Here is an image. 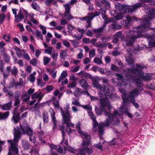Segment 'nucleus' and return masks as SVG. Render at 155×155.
Returning <instances> with one entry per match:
<instances>
[{
    "instance_id": "59",
    "label": "nucleus",
    "mask_w": 155,
    "mask_h": 155,
    "mask_svg": "<svg viewBox=\"0 0 155 155\" xmlns=\"http://www.w3.org/2000/svg\"><path fill=\"white\" fill-rule=\"evenodd\" d=\"M89 57L92 58L95 55V50L94 49L91 50L89 52Z\"/></svg>"
},
{
    "instance_id": "56",
    "label": "nucleus",
    "mask_w": 155,
    "mask_h": 155,
    "mask_svg": "<svg viewBox=\"0 0 155 155\" xmlns=\"http://www.w3.org/2000/svg\"><path fill=\"white\" fill-rule=\"evenodd\" d=\"M100 13L99 12H94V13L93 14V13H91L89 14V15H90V18H93V19L96 16H98L99 15Z\"/></svg>"
},
{
    "instance_id": "46",
    "label": "nucleus",
    "mask_w": 155,
    "mask_h": 155,
    "mask_svg": "<svg viewBox=\"0 0 155 155\" xmlns=\"http://www.w3.org/2000/svg\"><path fill=\"white\" fill-rule=\"evenodd\" d=\"M94 62L99 65L103 63L101 59L98 58H95L94 60Z\"/></svg>"
},
{
    "instance_id": "40",
    "label": "nucleus",
    "mask_w": 155,
    "mask_h": 155,
    "mask_svg": "<svg viewBox=\"0 0 155 155\" xmlns=\"http://www.w3.org/2000/svg\"><path fill=\"white\" fill-rule=\"evenodd\" d=\"M3 39L7 42H10L11 39L10 35L9 34L4 35L3 37Z\"/></svg>"
},
{
    "instance_id": "4",
    "label": "nucleus",
    "mask_w": 155,
    "mask_h": 155,
    "mask_svg": "<svg viewBox=\"0 0 155 155\" xmlns=\"http://www.w3.org/2000/svg\"><path fill=\"white\" fill-rule=\"evenodd\" d=\"M64 109L66 110L65 111H63L62 108H60L61 114L63 117L62 123L66 124V128L65 130L68 133L69 135H70L72 132L75 131L74 130H71L70 127H74L75 125L70 122L72 117L70 115L68 112L70 109V104H67L64 107Z\"/></svg>"
},
{
    "instance_id": "50",
    "label": "nucleus",
    "mask_w": 155,
    "mask_h": 155,
    "mask_svg": "<svg viewBox=\"0 0 155 155\" xmlns=\"http://www.w3.org/2000/svg\"><path fill=\"white\" fill-rule=\"evenodd\" d=\"M105 26H105V24H103L101 27L97 29L98 30V31L99 34L100 35L99 37H100L101 35V33L103 32L104 31V28L105 27Z\"/></svg>"
},
{
    "instance_id": "38",
    "label": "nucleus",
    "mask_w": 155,
    "mask_h": 155,
    "mask_svg": "<svg viewBox=\"0 0 155 155\" xmlns=\"http://www.w3.org/2000/svg\"><path fill=\"white\" fill-rule=\"evenodd\" d=\"M72 104L77 106L81 107V106L79 100L76 98H73V101L72 102Z\"/></svg>"
},
{
    "instance_id": "47",
    "label": "nucleus",
    "mask_w": 155,
    "mask_h": 155,
    "mask_svg": "<svg viewBox=\"0 0 155 155\" xmlns=\"http://www.w3.org/2000/svg\"><path fill=\"white\" fill-rule=\"evenodd\" d=\"M50 58L44 56L43 57V64L45 65H47L49 62Z\"/></svg>"
},
{
    "instance_id": "19",
    "label": "nucleus",
    "mask_w": 155,
    "mask_h": 155,
    "mask_svg": "<svg viewBox=\"0 0 155 155\" xmlns=\"http://www.w3.org/2000/svg\"><path fill=\"white\" fill-rule=\"evenodd\" d=\"M43 96L41 94V93L36 92L34 93L31 96L32 99H38V101H40L42 98Z\"/></svg>"
},
{
    "instance_id": "43",
    "label": "nucleus",
    "mask_w": 155,
    "mask_h": 155,
    "mask_svg": "<svg viewBox=\"0 0 155 155\" xmlns=\"http://www.w3.org/2000/svg\"><path fill=\"white\" fill-rule=\"evenodd\" d=\"M114 37H118V38H120L121 40H122L124 38V36L122 34V32L121 31H119L117 32L114 35Z\"/></svg>"
},
{
    "instance_id": "37",
    "label": "nucleus",
    "mask_w": 155,
    "mask_h": 155,
    "mask_svg": "<svg viewBox=\"0 0 155 155\" xmlns=\"http://www.w3.org/2000/svg\"><path fill=\"white\" fill-rule=\"evenodd\" d=\"M43 121L44 123H47L48 121V114L46 112L43 113Z\"/></svg>"
},
{
    "instance_id": "33",
    "label": "nucleus",
    "mask_w": 155,
    "mask_h": 155,
    "mask_svg": "<svg viewBox=\"0 0 155 155\" xmlns=\"http://www.w3.org/2000/svg\"><path fill=\"white\" fill-rule=\"evenodd\" d=\"M31 6L33 9L37 11H38L40 10V7L36 2L32 3L31 4Z\"/></svg>"
},
{
    "instance_id": "60",
    "label": "nucleus",
    "mask_w": 155,
    "mask_h": 155,
    "mask_svg": "<svg viewBox=\"0 0 155 155\" xmlns=\"http://www.w3.org/2000/svg\"><path fill=\"white\" fill-rule=\"evenodd\" d=\"M18 72V70L17 68L15 66H14L13 68L11 70L12 74L14 75H16Z\"/></svg>"
},
{
    "instance_id": "41",
    "label": "nucleus",
    "mask_w": 155,
    "mask_h": 155,
    "mask_svg": "<svg viewBox=\"0 0 155 155\" xmlns=\"http://www.w3.org/2000/svg\"><path fill=\"white\" fill-rule=\"evenodd\" d=\"M102 18L104 21V24H105V26H106V25L107 24L111 22H113L114 20V19H113L112 18H108L107 17V15Z\"/></svg>"
},
{
    "instance_id": "57",
    "label": "nucleus",
    "mask_w": 155,
    "mask_h": 155,
    "mask_svg": "<svg viewBox=\"0 0 155 155\" xmlns=\"http://www.w3.org/2000/svg\"><path fill=\"white\" fill-rule=\"evenodd\" d=\"M40 29L42 30V33L43 35H45L47 33L46 28L42 25H39Z\"/></svg>"
},
{
    "instance_id": "55",
    "label": "nucleus",
    "mask_w": 155,
    "mask_h": 155,
    "mask_svg": "<svg viewBox=\"0 0 155 155\" xmlns=\"http://www.w3.org/2000/svg\"><path fill=\"white\" fill-rule=\"evenodd\" d=\"M100 14L102 15V18H104L106 16V10H104L103 8H101L99 10Z\"/></svg>"
},
{
    "instance_id": "11",
    "label": "nucleus",
    "mask_w": 155,
    "mask_h": 155,
    "mask_svg": "<svg viewBox=\"0 0 155 155\" xmlns=\"http://www.w3.org/2000/svg\"><path fill=\"white\" fill-rule=\"evenodd\" d=\"M126 20H124L121 22V23L126 27L130 26L131 24V22L133 21H138L137 18L135 17H130L129 15L126 16Z\"/></svg>"
},
{
    "instance_id": "14",
    "label": "nucleus",
    "mask_w": 155,
    "mask_h": 155,
    "mask_svg": "<svg viewBox=\"0 0 155 155\" xmlns=\"http://www.w3.org/2000/svg\"><path fill=\"white\" fill-rule=\"evenodd\" d=\"M92 81V86L100 90L101 85L99 83V81H100V78L98 77H92L91 78Z\"/></svg>"
},
{
    "instance_id": "32",
    "label": "nucleus",
    "mask_w": 155,
    "mask_h": 155,
    "mask_svg": "<svg viewBox=\"0 0 155 155\" xmlns=\"http://www.w3.org/2000/svg\"><path fill=\"white\" fill-rule=\"evenodd\" d=\"M79 82L82 88H86L87 87L88 85V83L84 79L81 80Z\"/></svg>"
},
{
    "instance_id": "23",
    "label": "nucleus",
    "mask_w": 155,
    "mask_h": 155,
    "mask_svg": "<svg viewBox=\"0 0 155 155\" xmlns=\"http://www.w3.org/2000/svg\"><path fill=\"white\" fill-rule=\"evenodd\" d=\"M77 30L79 32L81 33V34L79 35H74V36L76 39L79 40L82 38L83 34L85 32V31L83 29H82L78 28Z\"/></svg>"
},
{
    "instance_id": "16",
    "label": "nucleus",
    "mask_w": 155,
    "mask_h": 155,
    "mask_svg": "<svg viewBox=\"0 0 155 155\" xmlns=\"http://www.w3.org/2000/svg\"><path fill=\"white\" fill-rule=\"evenodd\" d=\"M24 11L27 15H28V13L27 11L25 10L20 8L19 12L18 15H15V21L18 22H19L20 21L22 20L24 18L23 15L22 14V11Z\"/></svg>"
},
{
    "instance_id": "18",
    "label": "nucleus",
    "mask_w": 155,
    "mask_h": 155,
    "mask_svg": "<svg viewBox=\"0 0 155 155\" xmlns=\"http://www.w3.org/2000/svg\"><path fill=\"white\" fill-rule=\"evenodd\" d=\"M110 87H111L110 84H107V86L105 85H104L102 86H101L100 90L104 92L108 93L110 92Z\"/></svg>"
},
{
    "instance_id": "35",
    "label": "nucleus",
    "mask_w": 155,
    "mask_h": 155,
    "mask_svg": "<svg viewBox=\"0 0 155 155\" xmlns=\"http://www.w3.org/2000/svg\"><path fill=\"white\" fill-rule=\"evenodd\" d=\"M77 74L83 78L88 77L90 75V74L88 73L84 72L82 71H81L79 73H77Z\"/></svg>"
},
{
    "instance_id": "39",
    "label": "nucleus",
    "mask_w": 155,
    "mask_h": 155,
    "mask_svg": "<svg viewBox=\"0 0 155 155\" xmlns=\"http://www.w3.org/2000/svg\"><path fill=\"white\" fill-rule=\"evenodd\" d=\"M81 107L87 110L88 113L89 111H92V108L89 104H86L85 105H81Z\"/></svg>"
},
{
    "instance_id": "20",
    "label": "nucleus",
    "mask_w": 155,
    "mask_h": 155,
    "mask_svg": "<svg viewBox=\"0 0 155 155\" xmlns=\"http://www.w3.org/2000/svg\"><path fill=\"white\" fill-rule=\"evenodd\" d=\"M149 45L150 47H155V36H149L147 38Z\"/></svg>"
},
{
    "instance_id": "3",
    "label": "nucleus",
    "mask_w": 155,
    "mask_h": 155,
    "mask_svg": "<svg viewBox=\"0 0 155 155\" xmlns=\"http://www.w3.org/2000/svg\"><path fill=\"white\" fill-rule=\"evenodd\" d=\"M135 66L137 68L134 69L127 68L126 69L127 72L125 74L126 76H128V73L133 74L130 80H126L127 84L130 82H132V83H135L137 84H141L142 82L141 79L148 81L151 79L152 77L151 74L146 73L144 74V72L142 71V70L145 67L144 66H141L138 64H136Z\"/></svg>"
},
{
    "instance_id": "13",
    "label": "nucleus",
    "mask_w": 155,
    "mask_h": 155,
    "mask_svg": "<svg viewBox=\"0 0 155 155\" xmlns=\"http://www.w3.org/2000/svg\"><path fill=\"white\" fill-rule=\"evenodd\" d=\"M49 111L52 120L54 124L53 129L54 130L57 126V121L55 117V113L53 109L52 108H50Z\"/></svg>"
},
{
    "instance_id": "17",
    "label": "nucleus",
    "mask_w": 155,
    "mask_h": 155,
    "mask_svg": "<svg viewBox=\"0 0 155 155\" xmlns=\"http://www.w3.org/2000/svg\"><path fill=\"white\" fill-rule=\"evenodd\" d=\"M125 57L126 61L128 63L130 66H131V65L134 63V59L133 58L132 54L130 52H127Z\"/></svg>"
},
{
    "instance_id": "9",
    "label": "nucleus",
    "mask_w": 155,
    "mask_h": 155,
    "mask_svg": "<svg viewBox=\"0 0 155 155\" xmlns=\"http://www.w3.org/2000/svg\"><path fill=\"white\" fill-rule=\"evenodd\" d=\"M127 68H126V70L125 71V72H124V74L127 77V78L125 79H124L123 76L122 74L117 73L115 74L118 77L117 79L118 81H119L120 80H123V81L121 82V84L122 85H126L127 84H129L131 82H130L128 83V84H127V82L126 81V80H130V77H132L133 75L132 74L129 73H128V74H129L128 76H127L125 75V74L127 72L126 70Z\"/></svg>"
},
{
    "instance_id": "30",
    "label": "nucleus",
    "mask_w": 155,
    "mask_h": 155,
    "mask_svg": "<svg viewBox=\"0 0 155 155\" xmlns=\"http://www.w3.org/2000/svg\"><path fill=\"white\" fill-rule=\"evenodd\" d=\"M37 85L41 87H42L46 84V83L44 82L41 78H38L37 79Z\"/></svg>"
},
{
    "instance_id": "61",
    "label": "nucleus",
    "mask_w": 155,
    "mask_h": 155,
    "mask_svg": "<svg viewBox=\"0 0 155 155\" xmlns=\"http://www.w3.org/2000/svg\"><path fill=\"white\" fill-rule=\"evenodd\" d=\"M103 0L101 1H97L96 2V5L99 8L102 7L103 6Z\"/></svg>"
},
{
    "instance_id": "44",
    "label": "nucleus",
    "mask_w": 155,
    "mask_h": 155,
    "mask_svg": "<svg viewBox=\"0 0 155 155\" xmlns=\"http://www.w3.org/2000/svg\"><path fill=\"white\" fill-rule=\"evenodd\" d=\"M71 5H69L68 3L65 4L64 5V6L65 9V11L64 13L70 12V10L71 9Z\"/></svg>"
},
{
    "instance_id": "1",
    "label": "nucleus",
    "mask_w": 155,
    "mask_h": 155,
    "mask_svg": "<svg viewBox=\"0 0 155 155\" xmlns=\"http://www.w3.org/2000/svg\"><path fill=\"white\" fill-rule=\"evenodd\" d=\"M142 7L144 8L145 12L147 13L146 17L144 19L139 20L140 22H143L140 26L136 28L134 27L132 30H128L126 31L125 43L127 45L132 46L136 39L143 36V32L151 28V24L150 20L155 17V10L153 8H151L150 5L145 4L143 2L137 3L132 6L121 5L117 2L115 3L116 8L124 13L127 12H133L135 10Z\"/></svg>"
},
{
    "instance_id": "31",
    "label": "nucleus",
    "mask_w": 155,
    "mask_h": 155,
    "mask_svg": "<svg viewBox=\"0 0 155 155\" xmlns=\"http://www.w3.org/2000/svg\"><path fill=\"white\" fill-rule=\"evenodd\" d=\"M111 27L113 30H119L121 28L122 26L119 24L116 23L112 24Z\"/></svg>"
},
{
    "instance_id": "15",
    "label": "nucleus",
    "mask_w": 155,
    "mask_h": 155,
    "mask_svg": "<svg viewBox=\"0 0 155 155\" xmlns=\"http://www.w3.org/2000/svg\"><path fill=\"white\" fill-rule=\"evenodd\" d=\"M127 106H125V105L124 106V104H123L122 105V106H121L120 107V110L119 111H116L117 112H119L120 111L122 112V114H121L120 115H118V114L116 115H115V116H114L115 117H116V118H117L118 119V118L117 116H120L121 115H122L123 114V111H124V112L125 113H126L129 117L132 118V117H133V116L130 113L128 112L126 110H127Z\"/></svg>"
},
{
    "instance_id": "36",
    "label": "nucleus",
    "mask_w": 155,
    "mask_h": 155,
    "mask_svg": "<svg viewBox=\"0 0 155 155\" xmlns=\"http://www.w3.org/2000/svg\"><path fill=\"white\" fill-rule=\"evenodd\" d=\"M123 15L122 13H118L114 17L113 19L114 20L115 19V20L117 21L123 19Z\"/></svg>"
},
{
    "instance_id": "7",
    "label": "nucleus",
    "mask_w": 155,
    "mask_h": 155,
    "mask_svg": "<svg viewBox=\"0 0 155 155\" xmlns=\"http://www.w3.org/2000/svg\"><path fill=\"white\" fill-rule=\"evenodd\" d=\"M15 129L17 131H18L20 134L21 138V135L27 134L29 136V140L33 143H35L36 142L35 137L33 135V130H32L30 127L27 126H23L21 125L20 126V128L18 127H14L13 131V133H14V130Z\"/></svg>"
},
{
    "instance_id": "52",
    "label": "nucleus",
    "mask_w": 155,
    "mask_h": 155,
    "mask_svg": "<svg viewBox=\"0 0 155 155\" xmlns=\"http://www.w3.org/2000/svg\"><path fill=\"white\" fill-rule=\"evenodd\" d=\"M5 17V14L2 13L0 14V24L3 23Z\"/></svg>"
},
{
    "instance_id": "6",
    "label": "nucleus",
    "mask_w": 155,
    "mask_h": 155,
    "mask_svg": "<svg viewBox=\"0 0 155 155\" xmlns=\"http://www.w3.org/2000/svg\"><path fill=\"white\" fill-rule=\"evenodd\" d=\"M139 92L136 89L128 93L127 92L122 93L121 96L123 101L124 105L127 106L128 104L129 101L130 100V102L137 109L139 107V105L136 102L134 97L135 96L139 95Z\"/></svg>"
},
{
    "instance_id": "42",
    "label": "nucleus",
    "mask_w": 155,
    "mask_h": 155,
    "mask_svg": "<svg viewBox=\"0 0 155 155\" xmlns=\"http://www.w3.org/2000/svg\"><path fill=\"white\" fill-rule=\"evenodd\" d=\"M20 115H13L12 118V120H13L14 122L15 123H18L19 120V117Z\"/></svg>"
},
{
    "instance_id": "49",
    "label": "nucleus",
    "mask_w": 155,
    "mask_h": 155,
    "mask_svg": "<svg viewBox=\"0 0 155 155\" xmlns=\"http://www.w3.org/2000/svg\"><path fill=\"white\" fill-rule=\"evenodd\" d=\"M105 26H105V24H103L101 27L97 29L98 30V31L99 34L100 35L99 37H100L101 35V33L103 32L104 31V28L105 27Z\"/></svg>"
},
{
    "instance_id": "45",
    "label": "nucleus",
    "mask_w": 155,
    "mask_h": 155,
    "mask_svg": "<svg viewBox=\"0 0 155 155\" xmlns=\"http://www.w3.org/2000/svg\"><path fill=\"white\" fill-rule=\"evenodd\" d=\"M64 16L68 20H70L74 18L70 14V12L64 13Z\"/></svg>"
},
{
    "instance_id": "26",
    "label": "nucleus",
    "mask_w": 155,
    "mask_h": 155,
    "mask_svg": "<svg viewBox=\"0 0 155 155\" xmlns=\"http://www.w3.org/2000/svg\"><path fill=\"white\" fill-rule=\"evenodd\" d=\"M21 143L22 147L25 149H28L29 148L30 144L28 141L22 140L21 141Z\"/></svg>"
},
{
    "instance_id": "8",
    "label": "nucleus",
    "mask_w": 155,
    "mask_h": 155,
    "mask_svg": "<svg viewBox=\"0 0 155 155\" xmlns=\"http://www.w3.org/2000/svg\"><path fill=\"white\" fill-rule=\"evenodd\" d=\"M88 114L91 120H93V130L94 131H96V129L95 130V129L97 128V131H98L100 134H102L103 133V127H104L103 126V123H100L98 124L96 120V117L92 111H89Z\"/></svg>"
},
{
    "instance_id": "10",
    "label": "nucleus",
    "mask_w": 155,
    "mask_h": 155,
    "mask_svg": "<svg viewBox=\"0 0 155 155\" xmlns=\"http://www.w3.org/2000/svg\"><path fill=\"white\" fill-rule=\"evenodd\" d=\"M83 139L82 147H87L90 144L91 139V136L87 133L82 131L81 133H79Z\"/></svg>"
},
{
    "instance_id": "27",
    "label": "nucleus",
    "mask_w": 155,
    "mask_h": 155,
    "mask_svg": "<svg viewBox=\"0 0 155 155\" xmlns=\"http://www.w3.org/2000/svg\"><path fill=\"white\" fill-rule=\"evenodd\" d=\"M9 112L8 111H6L5 113H0V119L5 120L9 116Z\"/></svg>"
},
{
    "instance_id": "21",
    "label": "nucleus",
    "mask_w": 155,
    "mask_h": 155,
    "mask_svg": "<svg viewBox=\"0 0 155 155\" xmlns=\"http://www.w3.org/2000/svg\"><path fill=\"white\" fill-rule=\"evenodd\" d=\"M67 150V148L64 146H60L57 148V151L60 154H65Z\"/></svg>"
},
{
    "instance_id": "62",
    "label": "nucleus",
    "mask_w": 155,
    "mask_h": 155,
    "mask_svg": "<svg viewBox=\"0 0 155 155\" xmlns=\"http://www.w3.org/2000/svg\"><path fill=\"white\" fill-rule=\"evenodd\" d=\"M70 80H71L72 82H76L78 80V78H76L74 74H71L70 76Z\"/></svg>"
},
{
    "instance_id": "24",
    "label": "nucleus",
    "mask_w": 155,
    "mask_h": 155,
    "mask_svg": "<svg viewBox=\"0 0 155 155\" xmlns=\"http://www.w3.org/2000/svg\"><path fill=\"white\" fill-rule=\"evenodd\" d=\"M14 49L16 51V54L18 58H21L22 54L24 52V50L21 49L17 47H15Z\"/></svg>"
},
{
    "instance_id": "28",
    "label": "nucleus",
    "mask_w": 155,
    "mask_h": 155,
    "mask_svg": "<svg viewBox=\"0 0 155 155\" xmlns=\"http://www.w3.org/2000/svg\"><path fill=\"white\" fill-rule=\"evenodd\" d=\"M103 6L106 10L109 9L110 7V2L107 0H103Z\"/></svg>"
},
{
    "instance_id": "58",
    "label": "nucleus",
    "mask_w": 155,
    "mask_h": 155,
    "mask_svg": "<svg viewBox=\"0 0 155 155\" xmlns=\"http://www.w3.org/2000/svg\"><path fill=\"white\" fill-rule=\"evenodd\" d=\"M4 59L7 62H8L10 61V57L7 54H5L3 56Z\"/></svg>"
},
{
    "instance_id": "29",
    "label": "nucleus",
    "mask_w": 155,
    "mask_h": 155,
    "mask_svg": "<svg viewBox=\"0 0 155 155\" xmlns=\"http://www.w3.org/2000/svg\"><path fill=\"white\" fill-rule=\"evenodd\" d=\"M62 137L63 138L62 140L61 143H64L67 146L68 145V139L67 137L65 135V133L64 131L62 132Z\"/></svg>"
},
{
    "instance_id": "48",
    "label": "nucleus",
    "mask_w": 155,
    "mask_h": 155,
    "mask_svg": "<svg viewBox=\"0 0 155 155\" xmlns=\"http://www.w3.org/2000/svg\"><path fill=\"white\" fill-rule=\"evenodd\" d=\"M36 35L37 37L38 38V39H40L42 40L43 39V37L41 34V31L37 30L36 31Z\"/></svg>"
},
{
    "instance_id": "54",
    "label": "nucleus",
    "mask_w": 155,
    "mask_h": 155,
    "mask_svg": "<svg viewBox=\"0 0 155 155\" xmlns=\"http://www.w3.org/2000/svg\"><path fill=\"white\" fill-rule=\"evenodd\" d=\"M52 48L51 47H48L47 49H45L44 52L48 54H51Z\"/></svg>"
},
{
    "instance_id": "2",
    "label": "nucleus",
    "mask_w": 155,
    "mask_h": 155,
    "mask_svg": "<svg viewBox=\"0 0 155 155\" xmlns=\"http://www.w3.org/2000/svg\"><path fill=\"white\" fill-rule=\"evenodd\" d=\"M100 109L98 108H96L95 110L96 113L97 115L101 114L102 112H104L105 115L108 117V118L106 119L105 121L103 122L104 126V127L109 126L110 124H111L114 125H117L119 120L116 117H115L114 116L117 114L120 115L122 114V112L120 111L119 112H117L115 110L113 114H112L110 112L106 111L107 110H110L111 108L110 102L106 96H105L104 98H101L100 99Z\"/></svg>"
},
{
    "instance_id": "51",
    "label": "nucleus",
    "mask_w": 155,
    "mask_h": 155,
    "mask_svg": "<svg viewBox=\"0 0 155 155\" xmlns=\"http://www.w3.org/2000/svg\"><path fill=\"white\" fill-rule=\"evenodd\" d=\"M30 64L33 66H36L37 65V60L36 58L32 59L29 62Z\"/></svg>"
},
{
    "instance_id": "25",
    "label": "nucleus",
    "mask_w": 155,
    "mask_h": 155,
    "mask_svg": "<svg viewBox=\"0 0 155 155\" xmlns=\"http://www.w3.org/2000/svg\"><path fill=\"white\" fill-rule=\"evenodd\" d=\"M52 99L53 100V104L55 110H59L60 107L59 101L56 99V98L55 97H53Z\"/></svg>"
},
{
    "instance_id": "22",
    "label": "nucleus",
    "mask_w": 155,
    "mask_h": 155,
    "mask_svg": "<svg viewBox=\"0 0 155 155\" xmlns=\"http://www.w3.org/2000/svg\"><path fill=\"white\" fill-rule=\"evenodd\" d=\"M12 103L11 101H10L3 105L2 107V108L3 110H10L12 107Z\"/></svg>"
},
{
    "instance_id": "12",
    "label": "nucleus",
    "mask_w": 155,
    "mask_h": 155,
    "mask_svg": "<svg viewBox=\"0 0 155 155\" xmlns=\"http://www.w3.org/2000/svg\"><path fill=\"white\" fill-rule=\"evenodd\" d=\"M87 147H82V148L78 150V154H76V155H86L85 153L86 152L87 153L91 154L93 152V150L92 149L90 148H88Z\"/></svg>"
},
{
    "instance_id": "5",
    "label": "nucleus",
    "mask_w": 155,
    "mask_h": 155,
    "mask_svg": "<svg viewBox=\"0 0 155 155\" xmlns=\"http://www.w3.org/2000/svg\"><path fill=\"white\" fill-rule=\"evenodd\" d=\"M14 133H13L14 138L13 140H8L7 142L9 144V152L8 155H12V153L14 155H19L18 154V147L17 143L21 139L20 134L14 130Z\"/></svg>"
},
{
    "instance_id": "34",
    "label": "nucleus",
    "mask_w": 155,
    "mask_h": 155,
    "mask_svg": "<svg viewBox=\"0 0 155 155\" xmlns=\"http://www.w3.org/2000/svg\"><path fill=\"white\" fill-rule=\"evenodd\" d=\"M67 53L65 50H61L60 54V57L61 59H64L66 57Z\"/></svg>"
},
{
    "instance_id": "64",
    "label": "nucleus",
    "mask_w": 155,
    "mask_h": 155,
    "mask_svg": "<svg viewBox=\"0 0 155 155\" xmlns=\"http://www.w3.org/2000/svg\"><path fill=\"white\" fill-rule=\"evenodd\" d=\"M147 88L152 89H155V86L151 83H148L147 85Z\"/></svg>"
},
{
    "instance_id": "63",
    "label": "nucleus",
    "mask_w": 155,
    "mask_h": 155,
    "mask_svg": "<svg viewBox=\"0 0 155 155\" xmlns=\"http://www.w3.org/2000/svg\"><path fill=\"white\" fill-rule=\"evenodd\" d=\"M22 56L23 57L28 60H30V58L29 55L25 52H24L22 54Z\"/></svg>"
},
{
    "instance_id": "53",
    "label": "nucleus",
    "mask_w": 155,
    "mask_h": 155,
    "mask_svg": "<svg viewBox=\"0 0 155 155\" xmlns=\"http://www.w3.org/2000/svg\"><path fill=\"white\" fill-rule=\"evenodd\" d=\"M80 66H78L76 67H72L71 69V71L73 72H75L78 71L79 68Z\"/></svg>"
}]
</instances>
